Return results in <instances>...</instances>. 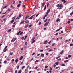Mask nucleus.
I'll list each match as a JSON object with an SVG mask.
<instances>
[{
  "instance_id": "obj_3",
  "label": "nucleus",
  "mask_w": 73,
  "mask_h": 73,
  "mask_svg": "<svg viewBox=\"0 0 73 73\" xmlns=\"http://www.w3.org/2000/svg\"><path fill=\"white\" fill-rule=\"evenodd\" d=\"M16 40V38H14L11 41V42H14V41H15Z\"/></svg>"
},
{
  "instance_id": "obj_53",
  "label": "nucleus",
  "mask_w": 73,
  "mask_h": 73,
  "mask_svg": "<svg viewBox=\"0 0 73 73\" xmlns=\"http://www.w3.org/2000/svg\"><path fill=\"white\" fill-rule=\"evenodd\" d=\"M61 60V58H59V59H57V60L58 61H60V60Z\"/></svg>"
},
{
  "instance_id": "obj_35",
  "label": "nucleus",
  "mask_w": 73,
  "mask_h": 73,
  "mask_svg": "<svg viewBox=\"0 0 73 73\" xmlns=\"http://www.w3.org/2000/svg\"><path fill=\"white\" fill-rule=\"evenodd\" d=\"M70 46H73V44H70Z\"/></svg>"
},
{
  "instance_id": "obj_61",
  "label": "nucleus",
  "mask_w": 73,
  "mask_h": 73,
  "mask_svg": "<svg viewBox=\"0 0 73 73\" xmlns=\"http://www.w3.org/2000/svg\"><path fill=\"white\" fill-rule=\"evenodd\" d=\"M49 3H48L47 5V7H48L49 6Z\"/></svg>"
},
{
  "instance_id": "obj_30",
  "label": "nucleus",
  "mask_w": 73,
  "mask_h": 73,
  "mask_svg": "<svg viewBox=\"0 0 73 73\" xmlns=\"http://www.w3.org/2000/svg\"><path fill=\"white\" fill-rule=\"evenodd\" d=\"M59 6H60V4H58V5H56V7H59Z\"/></svg>"
},
{
  "instance_id": "obj_58",
  "label": "nucleus",
  "mask_w": 73,
  "mask_h": 73,
  "mask_svg": "<svg viewBox=\"0 0 73 73\" xmlns=\"http://www.w3.org/2000/svg\"><path fill=\"white\" fill-rule=\"evenodd\" d=\"M39 14H38L36 15V17H37L38 16Z\"/></svg>"
},
{
  "instance_id": "obj_54",
  "label": "nucleus",
  "mask_w": 73,
  "mask_h": 73,
  "mask_svg": "<svg viewBox=\"0 0 73 73\" xmlns=\"http://www.w3.org/2000/svg\"><path fill=\"white\" fill-rule=\"evenodd\" d=\"M72 14H73V11H72V13H71L70 14V15H72Z\"/></svg>"
},
{
  "instance_id": "obj_64",
  "label": "nucleus",
  "mask_w": 73,
  "mask_h": 73,
  "mask_svg": "<svg viewBox=\"0 0 73 73\" xmlns=\"http://www.w3.org/2000/svg\"><path fill=\"white\" fill-rule=\"evenodd\" d=\"M56 64H54L53 65V66L54 67H55L56 66Z\"/></svg>"
},
{
  "instance_id": "obj_60",
  "label": "nucleus",
  "mask_w": 73,
  "mask_h": 73,
  "mask_svg": "<svg viewBox=\"0 0 73 73\" xmlns=\"http://www.w3.org/2000/svg\"><path fill=\"white\" fill-rule=\"evenodd\" d=\"M59 68V67H56L55 68V69H58Z\"/></svg>"
},
{
  "instance_id": "obj_17",
  "label": "nucleus",
  "mask_w": 73,
  "mask_h": 73,
  "mask_svg": "<svg viewBox=\"0 0 73 73\" xmlns=\"http://www.w3.org/2000/svg\"><path fill=\"white\" fill-rule=\"evenodd\" d=\"M45 3H42V6L44 7V6L45 5Z\"/></svg>"
},
{
  "instance_id": "obj_55",
  "label": "nucleus",
  "mask_w": 73,
  "mask_h": 73,
  "mask_svg": "<svg viewBox=\"0 0 73 73\" xmlns=\"http://www.w3.org/2000/svg\"><path fill=\"white\" fill-rule=\"evenodd\" d=\"M38 21H39V20H37V21H36V23H37V22H38Z\"/></svg>"
},
{
  "instance_id": "obj_4",
  "label": "nucleus",
  "mask_w": 73,
  "mask_h": 73,
  "mask_svg": "<svg viewBox=\"0 0 73 73\" xmlns=\"http://www.w3.org/2000/svg\"><path fill=\"white\" fill-rule=\"evenodd\" d=\"M35 15H36V14L33 15L31 16V17L30 18H29V19H32L33 18V16H35Z\"/></svg>"
},
{
  "instance_id": "obj_21",
  "label": "nucleus",
  "mask_w": 73,
  "mask_h": 73,
  "mask_svg": "<svg viewBox=\"0 0 73 73\" xmlns=\"http://www.w3.org/2000/svg\"><path fill=\"white\" fill-rule=\"evenodd\" d=\"M24 21H22L20 23V24H23V23H24Z\"/></svg>"
},
{
  "instance_id": "obj_1",
  "label": "nucleus",
  "mask_w": 73,
  "mask_h": 73,
  "mask_svg": "<svg viewBox=\"0 0 73 73\" xmlns=\"http://www.w3.org/2000/svg\"><path fill=\"white\" fill-rule=\"evenodd\" d=\"M50 11V9H48L46 12V15H48V13H49V12Z\"/></svg>"
},
{
  "instance_id": "obj_14",
  "label": "nucleus",
  "mask_w": 73,
  "mask_h": 73,
  "mask_svg": "<svg viewBox=\"0 0 73 73\" xmlns=\"http://www.w3.org/2000/svg\"><path fill=\"white\" fill-rule=\"evenodd\" d=\"M25 23H26V24H28V23H29V21L28 20H26L25 21Z\"/></svg>"
},
{
  "instance_id": "obj_51",
  "label": "nucleus",
  "mask_w": 73,
  "mask_h": 73,
  "mask_svg": "<svg viewBox=\"0 0 73 73\" xmlns=\"http://www.w3.org/2000/svg\"><path fill=\"white\" fill-rule=\"evenodd\" d=\"M48 66H46L45 68H48Z\"/></svg>"
},
{
  "instance_id": "obj_6",
  "label": "nucleus",
  "mask_w": 73,
  "mask_h": 73,
  "mask_svg": "<svg viewBox=\"0 0 73 73\" xmlns=\"http://www.w3.org/2000/svg\"><path fill=\"white\" fill-rule=\"evenodd\" d=\"M62 27H60V28L58 29L56 31V32H58V31H59V30H60V29H62Z\"/></svg>"
},
{
  "instance_id": "obj_52",
  "label": "nucleus",
  "mask_w": 73,
  "mask_h": 73,
  "mask_svg": "<svg viewBox=\"0 0 73 73\" xmlns=\"http://www.w3.org/2000/svg\"><path fill=\"white\" fill-rule=\"evenodd\" d=\"M7 46H6L4 48L5 49H7Z\"/></svg>"
},
{
  "instance_id": "obj_16",
  "label": "nucleus",
  "mask_w": 73,
  "mask_h": 73,
  "mask_svg": "<svg viewBox=\"0 0 73 73\" xmlns=\"http://www.w3.org/2000/svg\"><path fill=\"white\" fill-rule=\"evenodd\" d=\"M20 32H21V31H19L18 32V33L17 34V35H19V34H20Z\"/></svg>"
},
{
  "instance_id": "obj_12",
  "label": "nucleus",
  "mask_w": 73,
  "mask_h": 73,
  "mask_svg": "<svg viewBox=\"0 0 73 73\" xmlns=\"http://www.w3.org/2000/svg\"><path fill=\"white\" fill-rule=\"evenodd\" d=\"M18 60H18V58H17L16 59V60H15V62H16V63H17V62H18Z\"/></svg>"
},
{
  "instance_id": "obj_25",
  "label": "nucleus",
  "mask_w": 73,
  "mask_h": 73,
  "mask_svg": "<svg viewBox=\"0 0 73 73\" xmlns=\"http://www.w3.org/2000/svg\"><path fill=\"white\" fill-rule=\"evenodd\" d=\"M8 7V6H5V7H4L3 9H4V8H6Z\"/></svg>"
},
{
  "instance_id": "obj_62",
  "label": "nucleus",
  "mask_w": 73,
  "mask_h": 73,
  "mask_svg": "<svg viewBox=\"0 0 73 73\" xmlns=\"http://www.w3.org/2000/svg\"><path fill=\"white\" fill-rule=\"evenodd\" d=\"M16 26V24H15L13 26V27H15Z\"/></svg>"
},
{
  "instance_id": "obj_7",
  "label": "nucleus",
  "mask_w": 73,
  "mask_h": 73,
  "mask_svg": "<svg viewBox=\"0 0 73 73\" xmlns=\"http://www.w3.org/2000/svg\"><path fill=\"white\" fill-rule=\"evenodd\" d=\"M60 19L59 18H58V19H57L56 21L57 22H57H58V21H60Z\"/></svg>"
},
{
  "instance_id": "obj_45",
  "label": "nucleus",
  "mask_w": 73,
  "mask_h": 73,
  "mask_svg": "<svg viewBox=\"0 0 73 73\" xmlns=\"http://www.w3.org/2000/svg\"><path fill=\"white\" fill-rule=\"evenodd\" d=\"M5 16V15H3L1 17V18H3Z\"/></svg>"
},
{
  "instance_id": "obj_2",
  "label": "nucleus",
  "mask_w": 73,
  "mask_h": 73,
  "mask_svg": "<svg viewBox=\"0 0 73 73\" xmlns=\"http://www.w3.org/2000/svg\"><path fill=\"white\" fill-rule=\"evenodd\" d=\"M49 22H47L44 25V27H46V26H47L49 24Z\"/></svg>"
},
{
  "instance_id": "obj_5",
  "label": "nucleus",
  "mask_w": 73,
  "mask_h": 73,
  "mask_svg": "<svg viewBox=\"0 0 73 73\" xmlns=\"http://www.w3.org/2000/svg\"><path fill=\"white\" fill-rule=\"evenodd\" d=\"M15 18H14L13 20L11 21L10 23L11 24H12V23H13V22H14V21H15Z\"/></svg>"
},
{
  "instance_id": "obj_41",
  "label": "nucleus",
  "mask_w": 73,
  "mask_h": 73,
  "mask_svg": "<svg viewBox=\"0 0 73 73\" xmlns=\"http://www.w3.org/2000/svg\"><path fill=\"white\" fill-rule=\"evenodd\" d=\"M8 11H11V9H9V8H8Z\"/></svg>"
},
{
  "instance_id": "obj_23",
  "label": "nucleus",
  "mask_w": 73,
  "mask_h": 73,
  "mask_svg": "<svg viewBox=\"0 0 73 73\" xmlns=\"http://www.w3.org/2000/svg\"><path fill=\"white\" fill-rule=\"evenodd\" d=\"M35 42V40H34L32 42V44H33V43H34Z\"/></svg>"
},
{
  "instance_id": "obj_37",
  "label": "nucleus",
  "mask_w": 73,
  "mask_h": 73,
  "mask_svg": "<svg viewBox=\"0 0 73 73\" xmlns=\"http://www.w3.org/2000/svg\"><path fill=\"white\" fill-rule=\"evenodd\" d=\"M32 27V24L30 25L29 26V27L30 28V27Z\"/></svg>"
},
{
  "instance_id": "obj_43",
  "label": "nucleus",
  "mask_w": 73,
  "mask_h": 73,
  "mask_svg": "<svg viewBox=\"0 0 73 73\" xmlns=\"http://www.w3.org/2000/svg\"><path fill=\"white\" fill-rule=\"evenodd\" d=\"M24 68H25V66H23L22 68V69H24Z\"/></svg>"
},
{
  "instance_id": "obj_38",
  "label": "nucleus",
  "mask_w": 73,
  "mask_h": 73,
  "mask_svg": "<svg viewBox=\"0 0 73 73\" xmlns=\"http://www.w3.org/2000/svg\"><path fill=\"white\" fill-rule=\"evenodd\" d=\"M17 69H19V66H17Z\"/></svg>"
},
{
  "instance_id": "obj_10",
  "label": "nucleus",
  "mask_w": 73,
  "mask_h": 73,
  "mask_svg": "<svg viewBox=\"0 0 73 73\" xmlns=\"http://www.w3.org/2000/svg\"><path fill=\"white\" fill-rule=\"evenodd\" d=\"M64 53V51L62 50L60 52V54L62 55V53Z\"/></svg>"
},
{
  "instance_id": "obj_34",
  "label": "nucleus",
  "mask_w": 73,
  "mask_h": 73,
  "mask_svg": "<svg viewBox=\"0 0 73 73\" xmlns=\"http://www.w3.org/2000/svg\"><path fill=\"white\" fill-rule=\"evenodd\" d=\"M21 70H20L18 72V73H21Z\"/></svg>"
},
{
  "instance_id": "obj_13",
  "label": "nucleus",
  "mask_w": 73,
  "mask_h": 73,
  "mask_svg": "<svg viewBox=\"0 0 73 73\" xmlns=\"http://www.w3.org/2000/svg\"><path fill=\"white\" fill-rule=\"evenodd\" d=\"M28 26H29V25H28V24L26 25L25 26V28H27Z\"/></svg>"
},
{
  "instance_id": "obj_27",
  "label": "nucleus",
  "mask_w": 73,
  "mask_h": 73,
  "mask_svg": "<svg viewBox=\"0 0 73 73\" xmlns=\"http://www.w3.org/2000/svg\"><path fill=\"white\" fill-rule=\"evenodd\" d=\"M27 36L26 35L25 36V38L24 39V40H25V39H26V38H27Z\"/></svg>"
},
{
  "instance_id": "obj_31",
  "label": "nucleus",
  "mask_w": 73,
  "mask_h": 73,
  "mask_svg": "<svg viewBox=\"0 0 73 73\" xmlns=\"http://www.w3.org/2000/svg\"><path fill=\"white\" fill-rule=\"evenodd\" d=\"M21 14H20L19 15V17H21Z\"/></svg>"
},
{
  "instance_id": "obj_56",
  "label": "nucleus",
  "mask_w": 73,
  "mask_h": 73,
  "mask_svg": "<svg viewBox=\"0 0 73 73\" xmlns=\"http://www.w3.org/2000/svg\"><path fill=\"white\" fill-rule=\"evenodd\" d=\"M43 50H40V52H43Z\"/></svg>"
},
{
  "instance_id": "obj_24",
  "label": "nucleus",
  "mask_w": 73,
  "mask_h": 73,
  "mask_svg": "<svg viewBox=\"0 0 73 73\" xmlns=\"http://www.w3.org/2000/svg\"><path fill=\"white\" fill-rule=\"evenodd\" d=\"M68 61H69L68 60H66V61H64V62L65 63H66V62H68Z\"/></svg>"
},
{
  "instance_id": "obj_59",
  "label": "nucleus",
  "mask_w": 73,
  "mask_h": 73,
  "mask_svg": "<svg viewBox=\"0 0 73 73\" xmlns=\"http://www.w3.org/2000/svg\"><path fill=\"white\" fill-rule=\"evenodd\" d=\"M48 16V14H46V15L44 17H47V16Z\"/></svg>"
},
{
  "instance_id": "obj_19",
  "label": "nucleus",
  "mask_w": 73,
  "mask_h": 73,
  "mask_svg": "<svg viewBox=\"0 0 73 73\" xmlns=\"http://www.w3.org/2000/svg\"><path fill=\"white\" fill-rule=\"evenodd\" d=\"M72 57V55H70L68 56V57L69 58H70V57Z\"/></svg>"
},
{
  "instance_id": "obj_18",
  "label": "nucleus",
  "mask_w": 73,
  "mask_h": 73,
  "mask_svg": "<svg viewBox=\"0 0 73 73\" xmlns=\"http://www.w3.org/2000/svg\"><path fill=\"white\" fill-rule=\"evenodd\" d=\"M59 7H63V6H62V5L60 4V5H59Z\"/></svg>"
},
{
  "instance_id": "obj_49",
  "label": "nucleus",
  "mask_w": 73,
  "mask_h": 73,
  "mask_svg": "<svg viewBox=\"0 0 73 73\" xmlns=\"http://www.w3.org/2000/svg\"><path fill=\"white\" fill-rule=\"evenodd\" d=\"M68 23V24H70V22L69 21H68L67 22Z\"/></svg>"
},
{
  "instance_id": "obj_29",
  "label": "nucleus",
  "mask_w": 73,
  "mask_h": 73,
  "mask_svg": "<svg viewBox=\"0 0 73 73\" xmlns=\"http://www.w3.org/2000/svg\"><path fill=\"white\" fill-rule=\"evenodd\" d=\"M55 64H56V65H58L59 64H58V62H56L55 63Z\"/></svg>"
},
{
  "instance_id": "obj_50",
  "label": "nucleus",
  "mask_w": 73,
  "mask_h": 73,
  "mask_svg": "<svg viewBox=\"0 0 73 73\" xmlns=\"http://www.w3.org/2000/svg\"><path fill=\"white\" fill-rule=\"evenodd\" d=\"M62 8H63V7H60L59 8V9H61Z\"/></svg>"
},
{
  "instance_id": "obj_33",
  "label": "nucleus",
  "mask_w": 73,
  "mask_h": 73,
  "mask_svg": "<svg viewBox=\"0 0 73 73\" xmlns=\"http://www.w3.org/2000/svg\"><path fill=\"white\" fill-rule=\"evenodd\" d=\"M11 31V29H9V30H8L7 32H9Z\"/></svg>"
},
{
  "instance_id": "obj_57",
  "label": "nucleus",
  "mask_w": 73,
  "mask_h": 73,
  "mask_svg": "<svg viewBox=\"0 0 73 73\" xmlns=\"http://www.w3.org/2000/svg\"><path fill=\"white\" fill-rule=\"evenodd\" d=\"M58 34V33H56L55 35H57Z\"/></svg>"
},
{
  "instance_id": "obj_47",
  "label": "nucleus",
  "mask_w": 73,
  "mask_h": 73,
  "mask_svg": "<svg viewBox=\"0 0 73 73\" xmlns=\"http://www.w3.org/2000/svg\"><path fill=\"white\" fill-rule=\"evenodd\" d=\"M48 20V19H46V20H44V22H46Z\"/></svg>"
},
{
  "instance_id": "obj_11",
  "label": "nucleus",
  "mask_w": 73,
  "mask_h": 73,
  "mask_svg": "<svg viewBox=\"0 0 73 73\" xmlns=\"http://www.w3.org/2000/svg\"><path fill=\"white\" fill-rule=\"evenodd\" d=\"M29 17V16L28 15L26 16V17L25 18V19L26 20L27 19H28V17Z\"/></svg>"
},
{
  "instance_id": "obj_26",
  "label": "nucleus",
  "mask_w": 73,
  "mask_h": 73,
  "mask_svg": "<svg viewBox=\"0 0 73 73\" xmlns=\"http://www.w3.org/2000/svg\"><path fill=\"white\" fill-rule=\"evenodd\" d=\"M23 33V32H21V33H20V35H21Z\"/></svg>"
},
{
  "instance_id": "obj_46",
  "label": "nucleus",
  "mask_w": 73,
  "mask_h": 73,
  "mask_svg": "<svg viewBox=\"0 0 73 73\" xmlns=\"http://www.w3.org/2000/svg\"><path fill=\"white\" fill-rule=\"evenodd\" d=\"M35 38H33L32 39V41H33V40H35Z\"/></svg>"
},
{
  "instance_id": "obj_40",
  "label": "nucleus",
  "mask_w": 73,
  "mask_h": 73,
  "mask_svg": "<svg viewBox=\"0 0 73 73\" xmlns=\"http://www.w3.org/2000/svg\"><path fill=\"white\" fill-rule=\"evenodd\" d=\"M20 6V4H19L17 5V7H19Z\"/></svg>"
},
{
  "instance_id": "obj_28",
  "label": "nucleus",
  "mask_w": 73,
  "mask_h": 73,
  "mask_svg": "<svg viewBox=\"0 0 73 73\" xmlns=\"http://www.w3.org/2000/svg\"><path fill=\"white\" fill-rule=\"evenodd\" d=\"M13 54V52H10V55H12Z\"/></svg>"
},
{
  "instance_id": "obj_22",
  "label": "nucleus",
  "mask_w": 73,
  "mask_h": 73,
  "mask_svg": "<svg viewBox=\"0 0 73 73\" xmlns=\"http://www.w3.org/2000/svg\"><path fill=\"white\" fill-rule=\"evenodd\" d=\"M46 5L45 6V7H44V11H45V9H46Z\"/></svg>"
},
{
  "instance_id": "obj_48",
  "label": "nucleus",
  "mask_w": 73,
  "mask_h": 73,
  "mask_svg": "<svg viewBox=\"0 0 73 73\" xmlns=\"http://www.w3.org/2000/svg\"><path fill=\"white\" fill-rule=\"evenodd\" d=\"M13 4H15V1H13Z\"/></svg>"
},
{
  "instance_id": "obj_36",
  "label": "nucleus",
  "mask_w": 73,
  "mask_h": 73,
  "mask_svg": "<svg viewBox=\"0 0 73 73\" xmlns=\"http://www.w3.org/2000/svg\"><path fill=\"white\" fill-rule=\"evenodd\" d=\"M7 61L5 60V61H4V63H5V64H6V63H7Z\"/></svg>"
},
{
  "instance_id": "obj_63",
  "label": "nucleus",
  "mask_w": 73,
  "mask_h": 73,
  "mask_svg": "<svg viewBox=\"0 0 73 73\" xmlns=\"http://www.w3.org/2000/svg\"><path fill=\"white\" fill-rule=\"evenodd\" d=\"M24 38V37H22L21 38L22 40H23V39Z\"/></svg>"
},
{
  "instance_id": "obj_9",
  "label": "nucleus",
  "mask_w": 73,
  "mask_h": 73,
  "mask_svg": "<svg viewBox=\"0 0 73 73\" xmlns=\"http://www.w3.org/2000/svg\"><path fill=\"white\" fill-rule=\"evenodd\" d=\"M44 43V44H45V45H46V44H47V40H46L45 41Z\"/></svg>"
},
{
  "instance_id": "obj_15",
  "label": "nucleus",
  "mask_w": 73,
  "mask_h": 73,
  "mask_svg": "<svg viewBox=\"0 0 73 73\" xmlns=\"http://www.w3.org/2000/svg\"><path fill=\"white\" fill-rule=\"evenodd\" d=\"M7 49H5L4 48V50H3V52H6V51H7Z\"/></svg>"
},
{
  "instance_id": "obj_20",
  "label": "nucleus",
  "mask_w": 73,
  "mask_h": 73,
  "mask_svg": "<svg viewBox=\"0 0 73 73\" xmlns=\"http://www.w3.org/2000/svg\"><path fill=\"white\" fill-rule=\"evenodd\" d=\"M41 57H43V56H44V54H41Z\"/></svg>"
},
{
  "instance_id": "obj_39",
  "label": "nucleus",
  "mask_w": 73,
  "mask_h": 73,
  "mask_svg": "<svg viewBox=\"0 0 73 73\" xmlns=\"http://www.w3.org/2000/svg\"><path fill=\"white\" fill-rule=\"evenodd\" d=\"M55 44H56L55 43H53L52 44V45L53 46H54V45H55Z\"/></svg>"
},
{
  "instance_id": "obj_44",
  "label": "nucleus",
  "mask_w": 73,
  "mask_h": 73,
  "mask_svg": "<svg viewBox=\"0 0 73 73\" xmlns=\"http://www.w3.org/2000/svg\"><path fill=\"white\" fill-rule=\"evenodd\" d=\"M3 20L4 21H5V20H6V19H3Z\"/></svg>"
},
{
  "instance_id": "obj_8",
  "label": "nucleus",
  "mask_w": 73,
  "mask_h": 73,
  "mask_svg": "<svg viewBox=\"0 0 73 73\" xmlns=\"http://www.w3.org/2000/svg\"><path fill=\"white\" fill-rule=\"evenodd\" d=\"M23 56H22L20 58V59H19L20 60H22V59H23Z\"/></svg>"
},
{
  "instance_id": "obj_42",
  "label": "nucleus",
  "mask_w": 73,
  "mask_h": 73,
  "mask_svg": "<svg viewBox=\"0 0 73 73\" xmlns=\"http://www.w3.org/2000/svg\"><path fill=\"white\" fill-rule=\"evenodd\" d=\"M27 44H28V43L27 42H26L25 43V45H27Z\"/></svg>"
},
{
  "instance_id": "obj_32",
  "label": "nucleus",
  "mask_w": 73,
  "mask_h": 73,
  "mask_svg": "<svg viewBox=\"0 0 73 73\" xmlns=\"http://www.w3.org/2000/svg\"><path fill=\"white\" fill-rule=\"evenodd\" d=\"M60 56L57 57L56 58V59H58V58H60Z\"/></svg>"
}]
</instances>
